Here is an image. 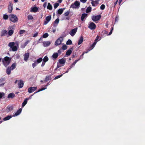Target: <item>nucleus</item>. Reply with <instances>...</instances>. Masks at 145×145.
<instances>
[{
    "label": "nucleus",
    "instance_id": "a19ab883",
    "mask_svg": "<svg viewBox=\"0 0 145 145\" xmlns=\"http://www.w3.org/2000/svg\"><path fill=\"white\" fill-rule=\"evenodd\" d=\"M97 43V42H95L93 44L91 45V47H92V48L90 49L91 50H92L94 47H95Z\"/></svg>",
    "mask_w": 145,
    "mask_h": 145
},
{
    "label": "nucleus",
    "instance_id": "79ce46f5",
    "mask_svg": "<svg viewBox=\"0 0 145 145\" xmlns=\"http://www.w3.org/2000/svg\"><path fill=\"white\" fill-rule=\"evenodd\" d=\"M3 19L5 20H7L8 18V15L5 14L3 15Z\"/></svg>",
    "mask_w": 145,
    "mask_h": 145
},
{
    "label": "nucleus",
    "instance_id": "864d4df0",
    "mask_svg": "<svg viewBox=\"0 0 145 145\" xmlns=\"http://www.w3.org/2000/svg\"><path fill=\"white\" fill-rule=\"evenodd\" d=\"M66 36V34H65V33H64L62 34L61 37H62V38L63 39V38L64 37H65Z\"/></svg>",
    "mask_w": 145,
    "mask_h": 145
},
{
    "label": "nucleus",
    "instance_id": "20e7f679",
    "mask_svg": "<svg viewBox=\"0 0 145 145\" xmlns=\"http://www.w3.org/2000/svg\"><path fill=\"white\" fill-rule=\"evenodd\" d=\"M63 40L62 37H59L56 41L55 42V44L56 46L59 45L60 44Z\"/></svg>",
    "mask_w": 145,
    "mask_h": 145
},
{
    "label": "nucleus",
    "instance_id": "58836bf2",
    "mask_svg": "<svg viewBox=\"0 0 145 145\" xmlns=\"http://www.w3.org/2000/svg\"><path fill=\"white\" fill-rule=\"evenodd\" d=\"M91 7H88L86 10V12L87 13H88L90 12L91 11Z\"/></svg>",
    "mask_w": 145,
    "mask_h": 145
},
{
    "label": "nucleus",
    "instance_id": "cd10ccee",
    "mask_svg": "<svg viewBox=\"0 0 145 145\" xmlns=\"http://www.w3.org/2000/svg\"><path fill=\"white\" fill-rule=\"evenodd\" d=\"M16 67V63H12L11 66L9 67L12 70L15 68Z\"/></svg>",
    "mask_w": 145,
    "mask_h": 145
},
{
    "label": "nucleus",
    "instance_id": "4d7b16f0",
    "mask_svg": "<svg viewBox=\"0 0 145 145\" xmlns=\"http://www.w3.org/2000/svg\"><path fill=\"white\" fill-rule=\"evenodd\" d=\"M80 59H79L78 60H75L73 63L74 65H75L76 63L80 60Z\"/></svg>",
    "mask_w": 145,
    "mask_h": 145
},
{
    "label": "nucleus",
    "instance_id": "c03bdc74",
    "mask_svg": "<svg viewBox=\"0 0 145 145\" xmlns=\"http://www.w3.org/2000/svg\"><path fill=\"white\" fill-rule=\"evenodd\" d=\"M48 36V33H45L43 34L42 36V37L43 38H46Z\"/></svg>",
    "mask_w": 145,
    "mask_h": 145
},
{
    "label": "nucleus",
    "instance_id": "6e6d98bb",
    "mask_svg": "<svg viewBox=\"0 0 145 145\" xmlns=\"http://www.w3.org/2000/svg\"><path fill=\"white\" fill-rule=\"evenodd\" d=\"M62 65H61L59 64H57V68L55 69V71L57 69V68H59V67L62 66Z\"/></svg>",
    "mask_w": 145,
    "mask_h": 145
},
{
    "label": "nucleus",
    "instance_id": "37998d69",
    "mask_svg": "<svg viewBox=\"0 0 145 145\" xmlns=\"http://www.w3.org/2000/svg\"><path fill=\"white\" fill-rule=\"evenodd\" d=\"M37 63L36 61H35L34 63L32 64V66L34 68L37 65Z\"/></svg>",
    "mask_w": 145,
    "mask_h": 145
},
{
    "label": "nucleus",
    "instance_id": "4c0bfd02",
    "mask_svg": "<svg viewBox=\"0 0 145 145\" xmlns=\"http://www.w3.org/2000/svg\"><path fill=\"white\" fill-rule=\"evenodd\" d=\"M48 57L46 56L44 57L43 59V61H44L45 62H46L47 61H48Z\"/></svg>",
    "mask_w": 145,
    "mask_h": 145
},
{
    "label": "nucleus",
    "instance_id": "c85d7f7f",
    "mask_svg": "<svg viewBox=\"0 0 145 145\" xmlns=\"http://www.w3.org/2000/svg\"><path fill=\"white\" fill-rule=\"evenodd\" d=\"M87 15V14L84 13L83 14L82 16L81 19L82 21H83L84 20V18L86 17Z\"/></svg>",
    "mask_w": 145,
    "mask_h": 145
},
{
    "label": "nucleus",
    "instance_id": "f257e3e1",
    "mask_svg": "<svg viewBox=\"0 0 145 145\" xmlns=\"http://www.w3.org/2000/svg\"><path fill=\"white\" fill-rule=\"evenodd\" d=\"M10 47L9 50L15 52L19 48V44L17 42L15 43L14 42H10L8 44Z\"/></svg>",
    "mask_w": 145,
    "mask_h": 145
},
{
    "label": "nucleus",
    "instance_id": "3c124183",
    "mask_svg": "<svg viewBox=\"0 0 145 145\" xmlns=\"http://www.w3.org/2000/svg\"><path fill=\"white\" fill-rule=\"evenodd\" d=\"M99 37L98 36H97L96 39L95 40V42H97L100 40V39H99Z\"/></svg>",
    "mask_w": 145,
    "mask_h": 145
},
{
    "label": "nucleus",
    "instance_id": "f704fd0d",
    "mask_svg": "<svg viewBox=\"0 0 145 145\" xmlns=\"http://www.w3.org/2000/svg\"><path fill=\"white\" fill-rule=\"evenodd\" d=\"M5 95V94L3 92H0V99L4 97Z\"/></svg>",
    "mask_w": 145,
    "mask_h": 145
},
{
    "label": "nucleus",
    "instance_id": "052dcab7",
    "mask_svg": "<svg viewBox=\"0 0 145 145\" xmlns=\"http://www.w3.org/2000/svg\"><path fill=\"white\" fill-rule=\"evenodd\" d=\"M16 59H19V58L20 57V55L18 54H17L16 55Z\"/></svg>",
    "mask_w": 145,
    "mask_h": 145
},
{
    "label": "nucleus",
    "instance_id": "774afa93",
    "mask_svg": "<svg viewBox=\"0 0 145 145\" xmlns=\"http://www.w3.org/2000/svg\"><path fill=\"white\" fill-rule=\"evenodd\" d=\"M112 30H111V31H110V32L108 34V35H110L111 34H112Z\"/></svg>",
    "mask_w": 145,
    "mask_h": 145
},
{
    "label": "nucleus",
    "instance_id": "9b49d317",
    "mask_svg": "<svg viewBox=\"0 0 145 145\" xmlns=\"http://www.w3.org/2000/svg\"><path fill=\"white\" fill-rule=\"evenodd\" d=\"M30 42L29 40H27L24 43H22L21 45V48H24Z\"/></svg>",
    "mask_w": 145,
    "mask_h": 145
},
{
    "label": "nucleus",
    "instance_id": "39448f33",
    "mask_svg": "<svg viewBox=\"0 0 145 145\" xmlns=\"http://www.w3.org/2000/svg\"><path fill=\"white\" fill-rule=\"evenodd\" d=\"M101 18V16L100 15L97 16H93L92 17V20L94 22L99 20Z\"/></svg>",
    "mask_w": 145,
    "mask_h": 145
},
{
    "label": "nucleus",
    "instance_id": "e433bc0d",
    "mask_svg": "<svg viewBox=\"0 0 145 145\" xmlns=\"http://www.w3.org/2000/svg\"><path fill=\"white\" fill-rule=\"evenodd\" d=\"M42 58H40L37 59L36 61L37 63H40L42 61Z\"/></svg>",
    "mask_w": 145,
    "mask_h": 145
},
{
    "label": "nucleus",
    "instance_id": "f8f14e48",
    "mask_svg": "<svg viewBox=\"0 0 145 145\" xmlns=\"http://www.w3.org/2000/svg\"><path fill=\"white\" fill-rule=\"evenodd\" d=\"M23 81L22 80H20L18 81V87L20 88H22L24 86Z\"/></svg>",
    "mask_w": 145,
    "mask_h": 145
},
{
    "label": "nucleus",
    "instance_id": "bb28decb",
    "mask_svg": "<svg viewBox=\"0 0 145 145\" xmlns=\"http://www.w3.org/2000/svg\"><path fill=\"white\" fill-rule=\"evenodd\" d=\"M14 33V31L12 29L9 30L8 32V35L9 36H11Z\"/></svg>",
    "mask_w": 145,
    "mask_h": 145
},
{
    "label": "nucleus",
    "instance_id": "680f3d73",
    "mask_svg": "<svg viewBox=\"0 0 145 145\" xmlns=\"http://www.w3.org/2000/svg\"><path fill=\"white\" fill-rule=\"evenodd\" d=\"M45 62L44 61H43L42 62V64H41V66L42 67H43L44 66L45 64Z\"/></svg>",
    "mask_w": 145,
    "mask_h": 145
},
{
    "label": "nucleus",
    "instance_id": "f03ea898",
    "mask_svg": "<svg viewBox=\"0 0 145 145\" xmlns=\"http://www.w3.org/2000/svg\"><path fill=\"white\" fill-rule=\"evenodd\" d=\"M11 60L10 57H5L2 60V62L3 65L5 67L9 65Z\"/></svg>",
    "mask_w": 145,
    "mask_h": 145
},
{
    "label": "nucleus",
    "instance_id": "393cba45",
    "mask_svg": "<svg viewBox=\"0 0 145 145\" xmlns=\"http://www.w3.org/2000/svg\"><path fill=\"white\" fill-rule=\"evenodd\" d=\"M83 38L82 36H81L80 37V39L78 41V44L79 45L80 44L83 42Z\"/></svg>",
    "mask_w": 145,
    "mask_h": 145
},
{
    "label": "nucleus",
    "instance_id": "4be33fe9",
    "mask_svg": "<svg viewBox=\"0 0 145 145\" xmlns=\"http://www.w3.org/2000/svg\"><path fill=\"white\" fill-rule=\"evenodd\" d=\"M15 95V94L13 93H10L8 94V98L9 99L13 98L14 97Z\"/></svg>",
    "mask_w": 145,
    "mask_h": 145
},
{
    "label": "nucleus",
    "instance_id": "412c9836",
    "mask_svg": "<svg viewBox=\"0 0 145 145\" xmlns=\"http://www.w3.org/2000/svg\"><path fill=\"white\" fill-rule=\"evenodd\" d=\"M12 70L9 67H8L6 70V72L8 74H10L11 73V71Z\"/></svg>",
    "mask_w": 145,
    "mask_h": 145
},
{
    "label": "nucleus",
    "instance_id": "473e14b6",
    "mask_svg": "<svg viewBox=\"0 0 145 145\" xmlns=\"http://www.w3.org/2000/svg\"><path fill=\"white\" fill-rule=\"evenodd\" d=\"M58 54L57 53H55L52 55V57L54 58H56L58 56Z\"/></svg>",
    "mask_w": 145,
    "mask_h": 145
},
{
    "label": "nucleus",
    "instance_id": "dca6fc26",
    "mask_svg": "<svg viewBox=\"0 0 145 145\" xmlns=\"http://www.w3.org/2000/svg\"><path fill=\"white\" fill-rule=\"evenodd\" d=\"M43 46L44 47H47L49 46L51 44L49 41H45L43 42Z\"/></svg>",
    "mask_w": 145,
    "mask_h": 145
},
{
    "label": "nucleus",
    "instance_id": "aec40b11",
    "mask_svg": "<svg viewBox=\"0 0 145 145\" xmlns=\"http://www.w3.org/2000/svg\"><path fill=\"white\" fill-rule=\"evenodd\" d=\"M59 19L58 18H57V19H56L54 22V23L53 24L54 26L55 27H56L57 26L58 24L59 23Z\"/></svg>",
    "mask_w": 145,
    "mask_h": 145
},
{
    "label": "nucleus",
    "instance_id": "f3484780",
    "mask_svg": "<svg viewBox=\"0 0 145 145\" xmlns=\"http://www.w3.org/2000/svg\"><path fill=\"white\" fill-rule=\"evenodd\" d=\"M38 8L36 7H32L31 8L30 12H35L37 11Z\"/></svg>",
    "mask_w": 145,
    "mask_h": 145
},
{
    "label": "nucleus",
    "instance_id": "bf43d9fd",
    "mask_svg": "<svg viewBox=\"0 0 145 145\" xmlns=\"http://www.w3.org/2000/svg\"><path fill=\"white\" fill-rule=\"evenodd\" d=\"M38 34V33L37 32L36 33H35L34 34L33 36V37H36Z\"/></svg>",
    "mask_w": 145,
    "mask_h": 145
},
{
    "label": "nucleus",
    "instance_id": "c756f323",
    "mask_svg": "<svg viewBox=\"0 0 145 145\" xmlns=\"http://www.w3.org/2000/svg\"><path fill=\"white\" fill-rule=\"evenodd\" d=\"M47 8L48 9L50 10H52V5H51L50 3H48V4L47 7Z\"/></svg>",
    "mask_w": 145,
    "mask_h": 145
},
{
    "label": "nucleus",
    "instance_id": "338daca9",
    "mask_svg": "<svg viewBox=\"0 0 145 145\" xmlns=\"http://www.w3.org/2000/svg\"><path fill=\"white\" fill-rule=\"evenodd\" d=\"M123 0H119V5H120V3H121V1Z\"/></svg>",
    "mask_w": 145,
    "mask_h": 145
},
{
    "label": "nucleus",
    "instance_id": "13d9d810",
    "mask_svg": "<svg viewBox=\"0 0 145 145\" xmlns=\"http://www.w3.org/2000/svg\"><path fill=\"white\" fill-rule=\"evenodd\" d=\"M80 59H79L78 60H75L73 63L74 65H75L76 63L80 60Z\"/></svg>",
    "mask_w": 145,
    "mask_h": 145
},
{
    "label": "nucleus",
    "instance_id": "ea45409f",
    "mask_svg": "<svg viewBox=\"0 0 145 145\" xmlns=\"http://www.w3.org/2000/svg\"><path fill=\"white\" fill-rule=\"evenodd\" d=\"M70 13V12L69 11H67V12H65L63 15H64L65 16H67L69 15Z\"/></svg>",
    "mask_w": 145,
    "mask_h": 145
},
{
    "label": "nucleus",
    "instance_id": "a878e982",
    "mask_svg": "<svg viewBox=\"0 0 145 145\" xmlns=\"http://www.w3.org/2000/svg\"><path fill=\"white\" fill-rule=\"evenodd\" d=\"M12 117V116H8L4 118L3 120L4 121L8 120L10 119Z\"/></svg>",
    "mask_w": 145,
    "mask_h": 145
},
{
    "label": "nucleus",
    "instance_id": "c9c22d12",
    "mask_svg": "<svg viewBox=\"0 0 145 145\" xmlns=\"http://www.w3.org/2000/svg\"><path fill=\"white\" fill-rule=\"evenodd\" d=\"M72 44L71 40L70 39H69L66 42V44L67 45H71Z\"/></svg>",
    "mask_w": 145,
    "mask_h": 145
},
{
    "label": "nucleus",
    "instance_id": "0e129e2a",
    "mask_svg": "<svg viewBox=\"0 0 145 145\" xmlns=\"http://www.w3.org/2000/svg\"><path fill=\"white\" fill-rule=\"evenodd\" d=\"M80 1L83 3H85L86 2L87 0H80Z\"/></svg>",
    "mask_w": 145,
    "mask_h": 145
},
{
    "label": "nucleus",
    "instance_id": "72a5a7b5",
    "mask_svg": "<svg viewBox=\"0 0 145 145\" xmlns=\"http://www.w3.org/2000/svg\"><path fill=\"white\" fill-rule=\"evenodd\" d=\"M8 110H7V111L9 112L11 111L13 109V106H8L7 107Z\"/></svg>",
    "mask_w": 145,
    "mask_h": 145
},
{
    "label": "nucleus",
    "instance_id": "49530a36",
    "mask_svg": "<svg viewBox=\"0 0 145 145\" xmlns=\"http://www.w3.org/2000/svg\"><path fill=\"white\" fill-rule=\"evenodd\" d=\"M28 19L29 20H32L33 19V17L31 15H29L27 16Z\"/></svg>",
    "mask_w": 145,
    "mask_h": 145
},
{
    "label": "nucleus",
    "instance_id": "7c9ffc66",
    "mask_svg": "<svg viewBox=\"0 0 145 145\" xmlns=\"http://www.w3.org/2000/svg\"><path fill=\"white\" fill-rule=\"evenodd\" d=\"M46 88H47L46 87V88H41V89H39L38 91H37V92H35L34 94H33V95H32L31 96H30V97H29V98L30 99H31V96H33L34 94L36 93H37L39 92H40V91H41L43 90H44L45 89H46Z\"/></svg>",
    "mask_w": 145,
    "mask_h": 145
},
{
    "label": "nucleus",
    "instance_id": "6ab92c4d",
    "mask_svg": "<svg viewBox=\"0 0 145 145\" xmlns=\"http://www.w3.org/2000/svg\"><path fill=\"white\" fill-rule=\"evenodd\" d=\"M59 61L60 64L62 65V66H63L65 62V60L64 59H59Z\"/></svg>",
    "mask_w": 145,
    "mask_h": 145
},
{
    "label": "nucleus",
    "instance_id": "4468645a",
    "mask_svg": "<svg viewBox=\"0 0 145 145\" xmlns=\"http://www.w3.org/2000/svg\"><path fill=\"white\" fill-rule=\"evenodd\" d=\"M29 54L28 53H25L24 55V60L25 61H27L29 57Z\"/></svg>",
    "mask_w": 145,
    "mask_h": 145
},
{
    "label": "nucleus",
    "instance_id": "423d86ee",
    "mask_svg": "<svg viewBox=\"0 0 145 145\" xmlns=\"http://www.w3.org/2000/svg\"><path fill=\"white\" fill-rule=\"evenodd\" d=\"M80 3L79 1H76L74 4H72L71 7L73 8H76L79 6Z\"/></svg>",
    "mask_w": 145,
    "mask_h": 145
},
{
    "label": "nucleus",
    "instance_id": "b1692460",
    "mask_svg": "<svg viewBox=\"0 0 145 145\" xmlns=\"http://www.w3.org/2000/svg\"><path fill=\"white\" fill-rule=\"evenodd\" d=\"M29 99L28 98H26L23 102L22 104V106L24 107L27 103V100Z\"/></svg>",
    "mask_w": 145,
    "mask_h": 145
},
{
    "label": "nucleus",
    "instance_id": "a211bd4d",
    "mask_svg": "<svg viewBox=\"0 0 145 145\" xmlns=\"http://www.w3.org/2000/svg\"><path fill=\"white\" fill-rule=\"evenodd\" d=\"M8 33L7 31L5 30H3L1 32V36H3L6 35Z\"/></svg>",
    "mask_w": 145,
    "mask_h": 145
},
{
    "label": "nucleus",
    "instance_id": "9d476101",
    "mask_svg": "<svg viewBox=\"0 0 145 145\" xmlns=\"http://www.w3.org/2000/svg\"><path fill=\"white\" fill-rule=\"evenodd\" d=\"M37 88L36 87H31L29 88L28 89V92L29 93H31L33 92Z\"/></svg>",
    "mask_w": 145,
    "mask_h": 145
},
{
    "label": "nucleus",
    "instance_id": "7ed1b4c3",
    "mask_svg": "<svg viewBox=\"0 0 145 145\" xmlns=\"http://www.w3.org/2000/svg\"><path fill=\"white\" fill-rule=\"evenodd\" d=\"M9 19L12 22L15 23L18 21V18L14 14H11L9 16Z\"/></svg>",
    "mask_w": 145,
    "mask_h": 145
},
{
    "label": "nucleus",
    "instance_id": "5701e85b",
    "mask_svg": "<svg viewBox=\"0 0 145 145\" xmlns=\"http://www.w3.org/2000/svg\"><path fill=\"white\" fill-rule=\"evenodd\" d=\"M64 10V8L59 9L57 11V13L60 15L61 14Z\"/></svg>",
    "mask_w": 145,
    "mask_h": 145
},
{
    "label": "nucleus",
    "instance_id": "2eb2a0df",
    "mask_svg": "<svg viewBox=\"0 0 145 145\" xmlns=\"http://www.w3.org/2000/svg\"><path fill=\"white\" fill-rule=\"evenodd\" d=\"M22 111V109H20L15 113L14 114L13 116L14 117L20 114L21 113Z\"/></svg>",
    "mask_w": 145,
    "mask_h": 145
},
{
    "label": "nucleus",
    "instance_id": "1a4fd4ad",
    "mask_svg": "<svg viewBox=\"0 0 145 145\" xmlns=\"http://www.w3.org/2000/svg\"><path fill=\"white\" fill-rule=\"evenodd\" d=\"M96 26L95 24L93 22H90L89 26V28L91 29H95L96 28Z\"/></svg>",
    "mask_w": 145,
    "mask_h": 145
},
{
    "label": "nucleus",
    "instance_id": "09e8293b",
    "mask_svg": "<svg viewBox=\"0 0 145 145\" xmlns=\"http://www.w3.org/2000/svg\"><path fill=\"white\" fill-rule=\"evenodd\" d=\"M105 8V6L104 5H102L100 7V8L102 10H104Z\"/></svg>",
    "mask_w": 145,
    "mask_h": 145
},
{
    "label": "nucleus",
    "instance_id": "2f4dec72",
    "mask_svg": "<svg viewBox=\"0 0 145 145\" xmlns=\"http://www.w3.org/2000/svg\"><path fill=\"white\" fill-rule=\"evenodd\" d=\"M72 51V50H68L66 53V55L67 56H69L71 53Z\"/></svg>",
    "mask_w": 145,
    "mask_h": 145
},
{
    "label": "nucleus",
    "instance_id": "6e6552de",
    "mask_svg": "<svg viewBox=\"0 0 145 145\" xmlns=\"http://www.w3.org/2000/svg\"><path fill=\"white\" fill-rule=\"evenodd\" d=\"M51 15H50L48 16H47L44 20V25L47 24L48 22L51 20Z\"/></svg>",
    "mask_w": 145,
    "mask_h": 145
},
{
    "label": "nucleus",
    "instance_id": "8fccbe9b",
    "mask_svg": "<svg viewBox=\"0 0 145 145\" xmlns=\"http://www.w3.org/2000/svg\"><path fill=\"white\" fill-rule=\"evenodd\" d=\"M67 46L65 44L63 46L62 48L63 50H65L67 49Z\"/></svg>",
    "mask_w": 145,
    "mask_h": 145
},
{
    "label": "nucleus",
    "instance_id": "e2e57ef3",
    "mask_svg": "<svg viewBox=\"0 0 145 145\" xmlns=\"http://www.w3.org/2000/svg\"><path fill=\"white\" fill-rule=\"evenodd\" d=\"M49 80V77H46L45 78V82H47L48 80Z\"/></svg>",
    "mask_w": 145,
    "mask_h": 145
},
{
    "label": "nucleus",
    "instance_id": "5fc2aeb1",
    "mask_svg": "<svg viewBox=\"0 0 145 145\" xmlns=\"http://www.w3.org/2000/svg\"><path fill=\"white\" fill-rule=\"evenodd\" d=\"M88 50V51H86V52H84L82 54V56H83V55L85 53H88L89 51L90 50Z\"/></svg>",
    "mask_w": 145,
    "mask_h": 145
},
{
    "label": "nucleus",
    "instance_id": "69168bd1",
    "mask_svg": "<svg viewBox=\"0 0 145 145\" xmlns=\"http://www.w3.org/2000/svg\"><path fill=\"white\" fill-rule=\"evenodd\" d=\"M69 17H67L66 18H64L63 19H62V20H69Z\"/></svg>",
    "mask_w": 145,
    "mask_h": 145
},
{
    "label": "nucleus",
    "instance_id": "a18cd8bd",
    "mask_svg": "<svg viewBox=\"0 0 145 145\" xmlns=\"http://www.w3.org/2000/svg\"><path fill=\"white\" fill-rule=\"evenodd\" d=\"M59 4L58 3H55L54 4V8L55 9L56 8L59 6Z\"/></svg>",
    "mask_w": 145,
    "mask_h": 145
},
{
    "label": "nucleus",
    "instance_id": "de8ad7c7",
    "mask_svg": "<svg viewBox=\"0 0 145 145\" xmlns=\"http://www.w3.org/2000/svg\"><path fill=\"white\" fill-rule=\"evenodd\" d=\"M62 75H63V74H61L60 75L57 76L55 77V78H54V79L56 80V79H57L61 77L62 76Z\"/></svg>",
    "mask_w": 145,
    "mask_h": 145
},
{
    "label": "nucleus",
    "instance_id": "0eeeda50",
    "mask_svg": "<svg viewBox=\"0 0 145 145\" xmlns=\"http://www.w3.org/2000/svg\"><path fill=\"white\" fill-rule=\"evenodd\" d=\"M77 31V28H76L72 29L70 32L69 33L72 36H73L76 34Z\"/></svg>",
    "mask_w": 145,
    "mask_h": 145
},
{
    "label": "nucleus",
    "instance_id": "ddd939ff",
    "mask_svg": "<svg viewBox=\"0 0 145 145\" xmlns=\"http://www.w3.org/2000/svg\"><path fill=\"white\" fill-rule=\"evenodd\" d=\"M12 6L13 5L11 2H9V5L8 6V12L9 13L11 12L12 10Z\"/></svg>",
    "mask_w": 145,
    "mask_h": 145
},
{
    "label": "nucleus",
    "instance_id": "603ef678",
    "mask_svg": "<svg viewBox=\"0 0 145 145\" xmlns=\"http://www.w3.org/2000/svg\"><path fill=\"white\" fill-rule=\"evenodd\" d=\"M25 32V31L24 30H21L20 31V34H22Z\"/></svg>",
    "mask_w": 145,
    "mask_h": 145
}]
</instances>
